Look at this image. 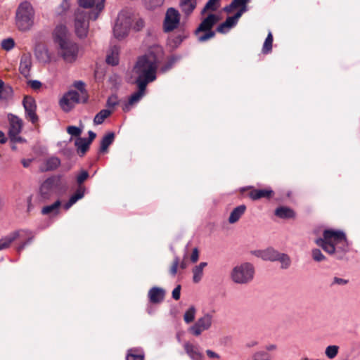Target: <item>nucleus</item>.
<instances>
[{"instance_id":"f257e3e1","label":"nucleus","mask_w":360,"mask_h":360,"mask_svg":"<svg viewBox=\"0 0 360 360\" xmlns=\"http://www.w3.org/2000/svg\"><path fill=\"white\" fill-rule=\"evenodd\" d=\"M164 59V51L161 46L150 47L144 56L139 58L134 67L138 75L136 84L139 90H145L148 84L156 79V71L159 64Z\"/></svg>"},{"instance_id":"f03ea898","label":"nucleus","mask_w":360,"mask_h":360,"mask_svg":"<svg viewBox=\"0 0 360 360\" xmlns=\"http://www.w3.org/2000/svg\"><path fill=\"white\" fill-rule=\"evenodd\" d=\"M144 25L143 20L136 15L133 11L124 9L117 16L113 34L116 39L121 40L128 35L131 28L135 31H139Z\"/></svg>"},{"instance_id":"7ed1b4c3","label":"nucleus","mask_w":360,"mask_h":360,"mask_svg":"<svg viewBox=\"0 0 360 360\" xmlns=\"http://www.w3.org/2000/svg\"><path fill=\"white\" fill-rule=\"evenodd\" d=\"M34 10L28 1H23L18 6L15 12V25L20 31L27 32L34 25Z\"/></svg>"},{"instance_id":"20e7f679","label":"nucleus","mask_w":360,"mask_h":360,"mask_svg":"<svg viewBox=\"0 0 360 360\" xmlns=\"http://www.w3.org/2000/svg\"><path fill=\"white\" fill-rule=\"evenodd\" d=\"M34 238L33 233L29 229H19L11 232L7 236L0 238V250L8 248L18 239H25L16 248L17 252H20L29 245Z\"/></svg>"},{"instance_id":"39448f33","label":"nucleus","mask_w":360,"mask_h":360,"mask_svg":"<svg viewBox=\"0 0 360 360\" xmlns=\"http://www.w3.org/2000/svg\"><path fill=\"white\" fill-rule=\"evenodd\" d=\"M343 233L340 230L326 229L323 233V237L317 238L315 243L329 255H334L336 252L335 247L339 241L336 238L337 236L341 238Z\"/></svg>"},{"instance_id":"423d86ee","label":"nucleus","mask_w":360,"mask_h":360,"mask_svg":"<svg viewBox=\"0 0 360 360\" xmlns=\"http://www.w3.org/2000/svg\"><path fill=\"white\" fill-rule=\"evenodd\" d=\"M255 268L251 263L244 262L236 266L231 272L232 281L238 284H246L254 278Z\"/></svg>"},{"instance_id":"0eeeda50","label":"nucleus","mask_w":360,"mask_h":360,"mask_svg":"<svg viewBox=\"0 0 360 360\" xmlns=\"http://www.w3.org/2000/svg\"><path fill=\"white\" fill-rule=\"evenodd\" d=\"M87 91H67L59 101L60 108L65 112L72 110L76 104L88 101Z\"/></svg>"},{"instance_id":"6e6552de","label":"nucleus","mask_w":360,"mask_h":360,"mask_svg":"<svg viewBox=\"0 0 360 360\" xmlns=\"http://www.w3.org/2000/svg\"><path fill=\"white\" fill-rule=\"evenodd\" d=\"M58 54L67 63H72L77 60L79 55V45L73 40L63 41L57 45Z\"/></svg>"},{"instance_id":"1a4fd4ad","label":"nucleus","mask_w":360,"mask_h":360,"mask_svg":"<svg viewBox=\"0 0 360 360\" xmlns=\"http://www.w3.org/2000/svg\"><path fill=\"white\" fill-rule=\"evenodd\" d=\"M89 13L81 8H78L75 13L74 27L76 35L83 39L87 36L89 31ZM91 20H92L91 18Z\"/></svg>"},{"instance_id":"9d476101","label":"nucleus","mask_w":360,"mask_h":360,"mask_svg":"<svg viewBox=\"0 0 360 360\" xmlns=\"http://www.w3.org/2000/svg\"><path fill=\"white\" fill-rule=\"evenodd\" d=\"M219 20V18L215 14H209L195 30L198 34L200 32H205V34L198 37V41L200 42L206 41L215 36V32L212 30L213 26Z\"/></svg>"},{"instance_id":"9b49d317","label":"nucleus","mask_w":360,"mask_h":360,"mask_svg":"<svg viewBox=\"0 0 360 360\" xmlns=\"http://www.w3.org/2000/svg\"><path fill=\"white\" fill-rule=\"evenodd\" d=\"M61 178L60 175L52 176L41 184L39 193L43 199H49L53 193L54 190L59 188L61 184Z\"/></svg>"},{"instance_id":"f8f14e48","label":"nucleus","mask_w":360,"mask_h":360,"mask_svg":"<svg viewBox=\"0 0 360 360\" xmlns=\"http://www.w3.org/2000/svg\"><path fill=\"white\" fill-rule=\"evenodd\" d=\"M213 322V313L207 312L200 317L197 321L190 327L189 331L195 336H199L201 333L209 330Z\"/></svg>"},{"instance_id":"ddd939ff","label":"nucleus","mask_w":360,"mask_h":360,"mask_svg":"<svg viewBox=\"0 0 360 360\" xmlns=\"http://www.w3.org/2000/svg\"><path fill=\"white\" fill-rule=\"evenodd\" d=\"M105 0H77L79 6L84 8H92L89 13V18L95 20L98 17L100 12L104 8Z\"/></svg>"},{"instance_id":"4468645a","label":"nucleus","mask_w":360,"mask_h":360,"mask_svg":"<svg viewBox=\"0 0 360 360\" xmlns=\"http://www.w3.org/2000/svg\"><path fill=\"white\" fill-rule=\"evenodd\" d=\"M180 24V14L174 8L167 9L164 20L165 32H171L177 28Z\"/></svg>"},{"instance_id":"2eb2a0df","label":"nucleus","mask_w":360,"mask_h":360,"mask_svg":"<svg viewBox=\"0 0 360 360\" xmlns=\"http://www.w3.org/2000/svg\"><path fill=\"white\" fill-rule=\"evenodd\" d=\"M9 121L8 135L11 140H15L22 129V120L11 113L8 114Z\"/></svg>"},{"instance_id":"dca6fc26","label":"nucleus","mask_w":360,"mask_h":360,"mask_svg":"<svg viewBox=\"0 0 360 360\" xmlns=\"http://www.w3.org/2000/svg\"><path fill=\"white\" fill-rule=\"evenodd\" d=\"M53 39L57 45L62 44L63 41L72 40L67 27L62 24L56 27L53 31Z\"/></svg>"},{"instance_id":"f3484780","label":"nucleus","mask_w":360,"mask_h":360,"mask_svg":"<svg viewBox=\"0 0 360 360\" xmlns=\"http://www.w3.org/2000/svg\"><path fill=\"white\" fill-rule=\"evenodd\" d=\"M342 237H338L337 240H338V243L336 248V252L334 254L336 255L338 259H342L344 255L349 251V243L347 239L346 235L343 233Z\"/></svg>"},{"instance_id":"a211bd4d","label":"nucleus","mask_w":360,"mask_h":360,"mask_svg":"<svg viewBox=\"0 0 360 360\" xmlns=\"http://www.w3.org/2000/svg\"><path fill=\"white\" fill-rule=\"evenodd\" d=\"M165 290L162 288L157 286L151 288L148 292L150 302L153 304L162 302L165 299Z\"/></svg>"},{"instance_id":"6ab92c4d","label":"nucleus","mask_w":360,"mask_h":360,"mask_svg":"<svg viewBox=\"0 0 360 360\" xmlns=\"http://www.w3.org/2000/svg\"><path fill=\"white\" fill-rule=\"evenodd\" d=\"M34 55L41 63H48L51 61V58L48 48L43 44H37L35 46Z\"/></svg>"},{"instance_id":"aec40b11","label":"nucleus","mask_w":360,"mask_h":360,"mask_svg":"<svg viewBox=\"0 0 360 360\" xmlns=\"http://www.w3.org/2000/svg\"><path fill=\"white\" fill-rule=\"evenodd\" d=\"M86 188L84 186H79L77 187L75 193H73L69 198L68 201L63 205V208L68 210L78 200L84 197Z\"/></svg>"},{"instance_id":"412c9836","label":"nucleus","mask_w":360,"mask_h":360,"mask_svg":"<svg viewBox=\"0 0 360 360\" xmlns=\"http://www.w3.org/2000/svg\"><path fill=\"white\" fill-rule=\"evenodd\" d=\"M32 67V56L30 53H23L20 58L19 70L20 73L27 77L30 76V72Z\"/></svg>"},{"instance_id":"4be33fe9","label":"nucleus","mask_w":360,"mask_h":360,"mask_svg":"<svg viewBox=\"0 0 360 360\" xmlns=\"http://www.w3.org/2000/svg\"><path fill=\"white\" fill-rule=\"evenodd\" d=\"M184 348L191 360H202L203 354L198 345L186 342L184 345Z\"/></svg>"},{"instance_id":"5701e85b","label":"nucleus","mask_w":360,"mask_h":360,"mask_svg":"<svg viewBox=\"0 0 360 360\" xmlns=\"http://www.w3.org/2000/svg\"><path fill=\"white\" fill-rule=\"evenodd\" d=\"M255 255L262 258L263 260L276 262L277 257L279 256V252L274 248H269L264 250L256 252Z\"/></svg>"},{"instance_id":"b1692460","label":"nucleus","mask_w":360,"mask_h":360,"mask_svg":"<svg viewBox=\"0 0 360 360\" xmlns=\"http://www.w3.org/2000/svg\"><path fill=\"white\" fill-rule=\"evenodd\" d=\"M146 91H136L133 94L124 104L122 110L124 112H129L131 108L138 103L139 101L144 96Z\"/></svg>"},{"instance_id":"393cba45","label":"nucleus","mask_w":360,"mask_h":360,"mask_svg":"<svg viewBox=\"0 0 360 360\" xmlns=\"http://www.w3.org/2000/svg\"><path fill=\"white\" fill-rule=\"evenodd\" d=\"M274 193L271 188L266 189H253L249 193L250 198L253 200L260 198H270Z\"/></svg>"},{"instance_id":"a878e982","label":"nucleus","mask_w":360,"mask_h":360,"mask_svg":"<svg viewBox=\"0 0 360 360\" xmlns=\"http://www.w3.org/2000/svg\"><path fill=\"white\" fill-rule=\"evenodd\" d=\"M246 209L247 207L245 205H240L235 207L229 215L228 219L229 223L231 224L236 223L245 214Z\"/></svg>"},{"instance_id":"bb28decb","label":"nucleus","mask_w":360,"mask_h":360,"mask_svg":"<svg viewBox=\"0 0 360 360\" xmlns=\"http://www.w3.org/2000/svg\"><path fill=\"white\" fill-rule=\"evenodd\" d=\"M120 49L117 46H112L108 51L106 63L111 65H116L119 63Z\"/></svg>"},{"instance_id":"cd10ccee","label":"nucleus","mask_w":360,"mask_h":360,"mask_svg":"<svg viewBox=\"0 0 360 360\" xmlns=\"http://www.w3.org/2000/svg\"><path fill=\"white\" fill-rule=\"evenodd\" d=\"M274 214L281 219H292L295 217V212L290 207L280 206L275 210Z\"/></svg>"},{"instance_id":"c85d7f7f","label":"nucleus","mask_w":360,"mask_h":360,"mask_svg":"<svg viewBox=\"0 0 360 360\" xmlns=\"http://www.w3.org/2000/svg\"><path fill=\"white\" fill-rule=\"evenodd\" d=\"M197 0H181L180 8L181 11L186 15H190L195 8Z\"/></svg>"},{"instance_id":"c756f323","label":"nucleus","mask_w":360,"mask_h":360,"mask_svg":"<svg viewBox=\"0 0 360 360\" xmlns=\"http://www.w3.org/2000/svg\"><path fill=\"white\" fill-rule=\"evenodd\" d=\"M207 266V262H200L196 265L192 270L193 272V281L195 283H199L203 277L204 268Z\"/></svg>"},{"instance_id":"7c9ffc66","label":"nucleus","mask_w":360,"mask_h":360,"mask_svg":"<svg viewBox=\"0 0 360 360\" xmlns=\"http://www.w3.org/2000/svg\"><path fill=\"white\" fill-rule=\"evenodd\" d=\"M114 139L115 134L113 132L106 134L101 141L100 151L102 153L105 152L112 143Z\"/></svg>"},{"instance_id":"2f4dec72","label":"nucleus","mask_w":360,"mask_h":360,"mask_svg":"<svg viewBox=\"0 0 360 360\" xmlns=\"http://www.w3.org/2000/svg\"><path fill=\"white\" fill-rule=\"evenodd\" d=\"M81 155H83L89 149L90 143L88 142L87 139L79 137L75 143Z\"/></svg>"},{"instance_id":"473e14b6","label":"nucleus","mask_w":360,"mask_h":360,"mask_svg":"<svg viewBox=\"0 0 360 360\" xmlns=\"http://www.w3.org/2000/svg\"><path fill=\"white\" fill-rule=\"evenodd\" d=\"M144 354L140 349H131L126 356L127 360H143Z\"/></svg>"},{"instance_id":"72a5a7b5","label":"nucleus","mask_w":360,"mask_h":360,"mask_svg":"<svg viewBox=\"0 0 360 360\" xmlns=\"http://www.w3.org/2000/svg\"><path fill=\"white\" fill-rule=\"evenodd\" d=\"M71 5V0H62L60 4L56 10V14L58 16L64 15L70 9Z\"/></svg>"},{"instance_id":"f704fd0d","label":"nucleus","mask_w":360,"mask_h":360,"mask_svg":"<svg viewBox=\"0 0 360 360\" xmlns=\"http://www.w3.org/2000/svg\"><path fill=\"white\" fill-rule=\"evenodd\" d=\"M186 37H187V34H185L184 32L179 34L176 36L172 37L169 39V45L172 49H176L181 44V43L183 41V40L185 38H186Z\"/></svg>"},{"instance_id":"c9c22d12","label":"nucleus","mask_w":360,"mask_h":360,"mask_svg":"<svg viewBox=\"0 0 360 360\" xmlns=\"http://www.w3.org/2000/svg\"><path fill=\"white\" fill-rule=\"evenodd\" d=\"M112 112L108 109L101 110L97 113L94 119L95 124H101L104 120L111 115Z\"/></svg>"},{"instance_id":"e433bc0d","label":"nucleus","mask_w":360,"mask_h":360,"mask_svg":"<svg viewBox=\"0 0 360 360\" xmlns=\"http://www.w3.org/2000/svg\"><path fill=\"white\" fill-rule=\"evenodd\" d=\"M273 356L265 350H259L252 355V360H271Z\"/></svg>"},{"instance_id":"4c0bfd02","label":"nucleus","mask_w":360,"mask_h":360,"mask_svg":"<svg viewBox=\"0 0 360 360\" xmlns=\"http://www.w3.org/2000/svg\"><path fill=\"white\" fill-rule=\"evenodd\" d=\"M276 261L280 262L281 268L283 269H287L291 265V259L290 257L285 253L279 252V256L277 257Z\"/></svg>"},{"instance_id":"58836bf2","label":"nucleus","mask_w":360,"mask_h":360,"mask_svg":"<svg viewBox=\"0 0 360 360\" xmlns=\"http://www.w3.org/2000/svg\"><path fill=\"white\" fill-rule=\"evenodd\" d=\"M60 165V160L56 157H51L46 160L45 162L46 170L51 171L58 168Z\"/></svg>"},{"instance_id":"ea45409f","label":"nucleus","mask_w":360,"mask_h":360,"mask_svg":"<svg viewBox=\"0 0 360 360\" xmlns=\"http://www.w3.org/2000/svg\"><path fill=\"white\" fill-rule=\"evenodd\" d=\"M181 58V57L179 56H171L168 60L167 61V63L162 65L160 70L161 72H166L167 71L169 70L172 67L173 65L178 61Z\"/></svg>"},{"instance_id":"a19ab883","label":"nucleus","mask_w":360,"mask_h":360,"mask_svg":"<svg viewBox=\"0 0 360 360\" xmlns=\"http://www.w3.org/2000/svg\"><path fill=\"white\" fill-rule=\"evenodd\" d=\"M180 266V267L183 269L186 268V264L185 262H182L180 263L179 258L177 256L174 257L172 265L170 268L169 273L172 276H174L177 273V269L178 266Z\"/></svg>"},{"instance_id":"79ce46f5","label":"nucleus","mask_w":360,"mask_h":360,"mask_svg":"<svg viewBox=\"0 0 360 360\" xmlns=\"http://www.w3.org/2000/svg\"><path fill=\"white\" fill-rule=\"evenodd\" d=\"M60 201L59 200H56L54 203L45 206L41 210V213L43 214H49L51 212L58 213V208L60 206Z\"/></svg>"},{"instance_id":"37998d69","label":"nucleus","mask_w":360,"mask_h":360,"mask_svg":"<svg viewBox=\"0 0 360 360\" xmlns=\"http://www.w3.org/2000/svg\"><path fill=\"white\" fill-rule=\"evenodd\" d=\"M196 314V308L194 306H191L184 313V320L186 323L193 322L195 319Z\"/></svg>"},{"instance_id":"c03bdc74","label":"nucleus","mask_w":360,"mask_h":360,"mask_svg":"<svg viewBox=\"0 0 360 360\" xmlns=\"http://www.w3.org/2000/svg\"><path fill=\"white\" fill-rule=\"evenodd\" d=\"M22 104L25 108V110H36L37 105L35 103L34 99L29 96H25L24 97Z\"/></svg>"},{"instance_id":"a18cd8bd","label":"nucleus","mask_w":360,"mask_h":360,"mask_svg":"<svg viewBox=\"0 0 360 360\" xmlns=\"http://www.w3.org/2000/svg\"><path fill=\"white\" fill-rule=\"evenodd\" d=\"M219 0H209L203 8L201 13L203 15L207 11H215L219 6Z\"/></svg>"},{"instance_id":"49530a36","label":"nucleus","mask_w":360,"mask_h":360,"mask_svg":"<svg viewBox=\"0 0 360 360\" xmlns=\"http://www.w3.org/2000/svg\"><path fill=\"white\" fill-rule=\"evenodd\" d=\"M273 43V36L271 32H269L263 44L262 51L264 53H268L271 51Z\"/></svg>"},{"instance_id":"de8ad7c7","label":"nucleus","mask_w":360,"mask_h":360,"mask_svg":"<svg viewBox=\"0 0 360 360\" xmlns=\"http://www.w3.org/2000/svg\"><path fill=\"white\" fill-rule=\"evenodd\" d=\"M338 350V346L330 345L326 348L325 354L328 358H329L330 359H333L337 356Z\"/></svg>"},{"instance_id":"09e8293b","label":"nucleus","mask_w":360,"mask_h":360,"mask_svg":"<svg viewBox=\"0 0 360 360\" xmlns=\"http://www.w3.org/2000/svg\"><path fill=\"white\" fill-rule=\"evenodd\" d=\"M108 81L112 85V88L118 89L120 88L122 79L117 75L113 74L109 77Z\"/></svg>"},{"instance_id":"8fccbe9b","label":"nucleus","mask_w":360,"mask_h":360,"mask_svg":"<svg viewBox=\"0 0 360 360\" xmlns=\"http://www.w3.org/2000/svg\"><path fill=\"white\" fill-rule=\"evenodd\" d=\"M165 0H144L146 6L149 9H153L162 6Z\"/></svg>"},{"instance_id":"3c124183","label":"nucleus","mask_w":360,"mask_h":360,"mask_svg":"<svg viewBox=\"0 0 360 360\" xmlns=\"http://www.w3.org/2000/svg\"><path fill=\"white\" fill-rule=\"evenodd\" d=\"M89 177V173L87 171L82 170L76 176V181L78 184V186H83L82 184Z\"/></svg>"},{"instance_id":"603ef678","label":"nucleus","mask_w":360,"mask_h":360,"mask_svg":"<svg viewBox=\"0 0 360 360\" xmlns=\"http://www.w3.org/2000/svg\"><path fill=\"white\" fill-rule=\"evenodd\" d=\"M311 255L316 262H321L326 259V257L323 255L319 249L314 248L311 251Z\"/></svg>"},{"instance_id":"864d4df0","label":"nucleus","mask_w":360,"mask_h":360,"mask_svg":"<svg viewBox=\"0 0 360 360\" xmlns=\"http://www.w3.org/2000/svg\"><path fill=\"white\" fill-rule=\"evenodd\" d=\"M82 129L76 126H68L67 127V132L72 136L79 137Z\"/></svg>"},{"instance_id":"5fc2aeb1","label":"nucleus","mask_w":360,"mask_h":360,"mask_svg":"<svg viewBox=\"0 0 360 360\" xmlns=\"http://www.w3.org/2000/svg\"><path fill=\"white\" fill-rule=\"evenodd\" d=\"M26 118L35 124L38 121V116L36 114V110H30L25 111Z\"/></svg>"},{"instance_id":"6e6d98bb","label":"nucleus","mask_w":360,"mask_h":360,"mask_svg":"<svg viewBox=\"0 0 360 360\" xmlns=\"http://www.w3.org/2000/svg\"><path fill=\"white\" fill-rule=\"evenodd\" d=\"M15 42L13 39L8 38L4 39L1 42V46L4 50L9 51L14 47Z\"/></svg>"},{"instance_id":"4d7b16f0","label":"nucleus","mask_w":360,"mask_h":360,"mask_svg":"<svg viewBox=\"0 0 360 360\" xmlns=\"http://www.w3.org/2000/svg\"><path fill=\"white\" fill-rule=\"evenodd\" d=\"M118 104V98L115 94L111 95L107 101V105L109 108H114Z\"/></svg>"},{"instance_id":"13d9d810","label":"nucleus","mask_w":360,"mask_h":360,"mask_svg":"<svg viewBox=\"0 0 360 360\" xmlns=\"http://www.w3.org/2000/svg\"><path fill=\"white\" fill-rule=\"evenodd\" d=\"M12 91H0V102L6 103L12 98Z\"/></svg>"},{"instance_id":"bf43d9fd","label":"nucleus","mask_w":360,"mask_h":360,"mask_svg":"<svg viewBox=\"0 0 360 360\" xmlns=\"http://www.w3.org/2000/svg\"><path fill=\"white\" fill-rule=\"evenodd\" d=\"M28 87L34 90L39 89L42 87L41 83L38 80H28L27 81Z\"/></svg>"},{"instance_id":"052dcab7","label":"nucleus","mask_w":360,"mask_h":360,"mask_svg":"<svg viewBox=\"0 0 360 360\" xmlns=\"http://www.w3.org/2000/svg\"><path fill=\"white\" fill-rule=\"evenodd\" d=\"M349 281L347 279L334 277L331 285H345L348 283Z\"/></svg>"},{"instance_id":"680f3d73","label":"nucleus","mask_w":360,"mask_h":360,"mask_svg":"<svg viewBox=\"0 0 360 360\" xmlns=\"http://www.w3.org/2000/svg\"><path fill=\"white\" fill-rule=\"evenodd\" d=\"M224 22H225V24L226 25V28L227 29H230V28L234 27L237 24L238 21L235 20L233 18V17L231 16V17H228L226 18V20L224 21Z\"/></svg>"},{"instance_id":"e2e57ef3","label":"nucleus","mask_w":360,"mask_h":360,"mask_svg":"<svg viewBox=\"0 0 360 360\" xmlns=\"http://www.w3.org/2000/svg\"><path fill=\"white\" fill-rule=\"evenodd\" d=\"M72 86L75 89H76V90H84V89L86 87V84L84 82H82L81 80H78V81H75L73 83Z\"/></svg>"},{"instance_id":"0e129e2a","label":"nucleus","mask_w":360,"mask_h":360,"mask_svg":"<svg viewBox=\"0 0 360 360\" xmlns=\"http://www.w3.org/2000/svg\"><path fill=\"white\" fill-rule=\"evenodd\" d=\"M181 295V285H178L172 291V297L175 300H178L180 298Z\"/></svg>"},{"instance_id":"69168bd1","label":"nucleus","mask_w":360,"mask_h":360,"mask_svg":"<svg viewBox=\"0 0 360 360\" xmlns=\"http://www.w3.org/2000/svg\"><path fill=\"white\" fill-rule=\"evenodd\" d=\"M248 0H233L231 2V6L237 8L243 4H246Z\"/></svg>"},{"instance_id":"338daca9","label":"nucleus","mask_w":360,"mask_h":360,"mask_svg":"<svg viewBox=\"0 0 360 360\" xmlns=\"http://www.w3.org/2000/svg\"><path fill=\"white\" fill-rule=\"evenodd\" d=\"M199 253L197 248H194L193 250L192 254L191 255V260L193 263H195L198 260Z\"/></svg>"},{"instance_id":"774afa93","label":"nucleus","mask_w":360,"mask_h":360,"mask_svg":"<svg viewBox=\"0 0 360 360\" xmlns=\"http://www.w3.org/2000/svg\"><path fill=\"white\" fill-rule=\"evenodd\" d=\"M229 29L226 28L225 22H222L217 27V31L219 33H225Z\"/></svg>"}]
</instances>
